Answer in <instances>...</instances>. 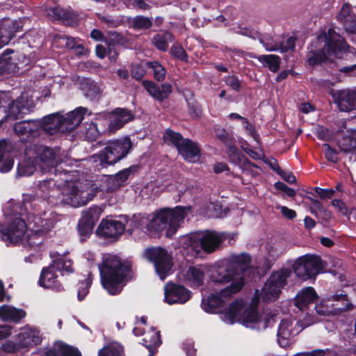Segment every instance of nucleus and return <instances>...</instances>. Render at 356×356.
I'll return each instance as SVG.
<instances>
[{
    "mask_svg": "<svg viewBox=\"0 0 356 356\" xmlns=\"http://www.w3.org/2000/svg\"><path fill=\"white\" fill-rule=\"evenodd\" d=\"M45 203L40 200H33L24 202V207L28 215L33 216V227L26 238H24L27 231V225L24 220L20 218H15L6 225H0L1 238L10 243H18L19 242L24 247H29L36 250L42 241V236L44 232L49 231L54 226V221L50 218H43L41 216L42 208Z\"/></svg>",
    "mask_w": 356,
    "mask_h": 356,
    "instance_id": "1",
    "label": "nucleus"
},
{
    "mask_svg": "<svg viewBox=\"0 0 356 356\" xmlns=\"http://www.w3.org/2000/svg\"><path fill=\"white\" fill-rule=\"evenodd\" d=\"M345 54L346 59L353 57V64L340 69L341 72L351 73L356 70V50L349 47L344 38L334 29L330 28L321 33L310 45L307 53V61L310 65H315Z\"/></svg>",
    "mask_w": 356,
    "mask_h": 356,
    "instance_id": "2",
    "label": "nucleus"
},
{
    "mask_svg": "<svg viewBox=\"0 0 356 356\" xmlns=\"http://www.w3.org/2000/svg\"><path fill=\"white\" fill-rule=\"evenodd\" d=\"M231 264L225 259L209 267L210 283L225 284L230 282V284L219 293L202 299L201 307L207 312H214L216 308L223 305L226 299L239 292L244 286L243 277L233 270Z\"/></svg>",
    "mask_w": 356,
    "mask_h": 356,
    "instance_id": "3",
    "label": "nucleus"
},
{
    "mask_svg": "<svg viewBox=\"0 0 356 356\" xmlns=\"http://www.w3.org/2000/svg\"><path fill=\"white\" fill-rule=\"evenodd\" d=\"M275 316L269 312L259 314L255 306H248L242 300H236L221 314L220 318L227 324L240 323L243 326L264 330L275 322Z\"/></svg>",
    "mask_w": 356,
    "mask_h": 356,
    "instance_id": "4",
    "label": "nucleus"
},
{
    "mask_svg": "<svg viewBox=\"0 0 356 356\" xmlns=\"http://www.w3.org/2000/svg\"><path fill=\"white\" fill-rule=\"evenodd\" d=\"M98 267L103 287L111 295L120 293L124 280L129 275L130 264L122 261L117 255L105 254Z\"/></svg>",
    "mask_w": 356,
    "mask_h": 356,
    "instance_id": "5",
    "label": "nucleus"
},
{
    "mask_svg": "<svg viewBox=\"0 0 356 356\" xmlns=\"http://www.w3.org/2000/svg\"><path fill=\"white\" fill-rule=\"evenodd\" d=\"M186 215L187 209L184 207L163 208L152 214L147 229L150 234L165 230V235L170 237L175 234Z\"/></svg>",
    "mask_w": 356,
    "mask_h": 356,
    "instance_id": "6",
    "label": "nucleus"
},
{
    "mask_svg": "<svg viewBox=\"0 0 356 356\" xmlns=\"http://www.w3.org/2000/svg\"><path fill=\"white\" fill-rule=\"evenodd\" d=\"M61 178L62 186L60 192V202L63 204L79 207L86 205L96 195L95 188L73 181L66 171Z\"/></svg>",
    "mask_w": 356,
    "mask_h": 356,
    "instance_id": "7",
    "label": "nucleus"
},
{
    "mask_svg": "<svg viewBox=\"0 0 356 356\" xmlns=\"http://www.w3.org/2000/svg\"><path fill=\"white\" fill-rule=\"evenodd\" d=\"M51 257L52 262L42 268L38 284L44 289L61 291L63 290V286L58 280V272L72 273L74 270L72 261L67 255L57 252L51 253Z\"/></svg>",
    "mask_w": 356,
    "mask_h": 356,
    "instance_id": "8",
    "label": "nucleus"
},
{
    "mask_svg": "<svg viewBox=\"0 0 356 356\" xmlns=\"http://www.w3.org/2000/svg\"><path fill=\"white\" fill-rule=\"evenodd\" d=\"M85 108H79L61 115L60 113H54L44 117L40 121V129L46 133L54 134L57 131L66 132L74 129L83 120L87 113Z\"/></svg>",
    "mask_w": 356,
    "mask_h": 356,
    "instance_id": "9",
    "label": "nucleus"
},
{
    "mask_svg": "<svg viewBox=\"0 0 356 356\" xmlns=\"http://www.w3.org/2000/svg\"><path fill=\"white\" fill-rule=\"evenodd\" d=\"M132 147V143L129 137L110 141L99 153L89 159V162L95 168H104L113 165L124 158Z\"/></svg>",
    "mask_w": 356,
    "mask_h": 356,
    "instance_id": "10",
    "label": "nucleus"
},
{
    "mask_svg": "<svg viewBox=\"0 0 356 356\" xmlns=\"http://www.w3.org/2000/svg\"><path fill=\"white\" fill-rule=\"evenodd\" d=\"M224 234L216 232H207L203 234H191L181 238L183 248L186 249L194 256L201 250L213 252L224 240Z\"/></svg>",
    "mask_w": 356,
    "mask_h": 356,
    "instance_id": "11",
    "label": "nucleus"
},
{
    "mask_svg": "<svg viewBox=\"0 0 356 356\" xmlns=\"http://www.w3.org/2000/svg\"><path fill=\"white\" fill-rule=\"evenodd\" d=\"M291 273L286 268L273 273L261 289L260 298L266 302L276 300Z\"/></svg>",
    "mask_w": 356,
    "mask_h": 356,
    "instance_id": "12",
    "label": "nucleus"
},
{
    "mask_svg": "<svg viewBox=\"0 0 356 356\" xmlns=\"http://www.w3.org/2000/svg\"><path fill=\"white\" fill-rule=\"evenodd\" d=\"M145 257L154 264L160 279L165 280L172 267V257L167 250L160 247L148 248L145 250Z\"/></svg>",
    "mask_w": 356,
    "mask_h": 356,
    "instance_id": "13",
    "label": "nucleus"
},
{
    "mask_svg": "<svg viewBox=\"0 0 356 356\" xmlns=\"http://www.w3.org/2000/svg\"><path fill=\"white\" fill-rule=\"evenodd\" d=\"M323 268L321 258L314 254H305L298 257L294 264L293 270L296 275L302 280L315 277Z\"/></svg>",
    "mask_w": 356,
    "mask_h": 356,
    "instance_id": "14",
    "label": "nucleus"
},
{
    "mask_svg": "<svg viewBox=\"0 0 356 356\" xmlns=\"http://www.w3.org/2000/svg\"><path fill=\"white\" fill-rule=\"evenodd\" d=\"M34 155L41 168L53 169L58 164L67 162L61 156L59 148H51L46 146H33Z\"/></svg>",
    "mask_w": 356,
    "mask_h": 356,
    "instance_id": "15",
    "label": "nucleus"
},
{
    "mask_svg": "<svg viewBox=\"0 0 356 356\" xmlns=\"http://www.w3.org/2000/svg\"><path fill=\"white\" fill-rule=\"evenodd\" d=\"M304 327L298 321L290 318L282 319L279 325L277 331V341L282 347L289 344L291 338L300 333Z\"/></svg>",
    "mask_w": 356,
    "mask_h": 356,
    "instance_id": "16",
    "label": "nucleus"
},
{
    "mask_svg": "<svg viewBox=\"0 0 356 356\" xmlns=\"http://www.w3.org/2000/svg\"><path fill=\"white\" fill-rule=\"evenodd\" d=\"M34 106L33 100L29 98L28 92L22 93L15 101L9 104L7 110V120H14L30 112Z\"/></svg>",
    "mask_w": 356,
    "mask_h": 356,
    "instance_id": "17",
    "label": "nucleus"
},
{
    "mask_svg": "<svg viewBox=\"0 0 356 356\" xmlns=\"http://www.w3.org/2000/svg\"><path fill=\"white\" fill-rule=\"evenodd\" d=\"M191 297V292L184 286L167 284L165 286V301L168 305L184 304Z\"/></svg>",
    "mask_w": 356,
    "mask_h": 356,
    "instance_id": "18",
    "label": "nucleus"
},
{
    "mask_svg": "<svg viewBox=\"0 0 356 356\" xmlns=\"http://www.w3.org/2000/svg\"><path fill=\"white\" fill-rule=\"evenodd\" d=\"M58 170L54 169V177L44 179L38 184V189L43 194L44 197H54L60 195L62 186L61 178L63 177V172H58Z\"/></svg>",
    "mask_w": 356,
    "mask_h": 356,
    "instance_id": "19",
    "label": "nucleus"
},
{
    "mask_svg": "<svg viewBox=\"0 0 356 356\" xmlns=\"http://www.w3.org/2000/svg\"><path fill=\"white\" fill-rule=\"evenodd\" d=\"M15 132L22 142H29L39 134L40 121L24 120L17 122L14 127Z\"/></svg>",
    "mask_w": 356,
    "mask_h": 356,
    "instance_id": "20",
    "label": "nucleus"
},
{
    "mask_svg": "<svg viewBox=\"0 0 356 356\" xmlns=\"http://www.w3.org/2000/svg\"><path fill=\"white\" fill-rule=\"evenodd\" d=\"M332 95L340 111L348 112L356 109V89L338 90Z\"/></svg>",
    "mask_w": 356,
    "mask_h": 356,
    "instance_id": "21",
    "label": "nucleus"
},
{
    "mask_svg": "<svg viewBox=\"0 0 356 356\" xmlns=\"http://www.w3.org/2000/svg\"><path fill=\"white\" fill-rule=\"evenodd\" d=\"M125 229V225L120 220L105 219L102 220L98 228L97 233L104 238H118L123 234Z\"/></svg>",
    "mask_w": 356,
    "mask_h": 356,
    "instance_id": "22",
    "label": "nucleus"
},
{
    "mask_svg": "<svg viewBox=\"0 0 356 356\" xmlns=\"http://www.w3.org/2000/svg\"><path fill=\"white\" fill-rule=\"evenodd\" d=\"M209 272V266H190L183 272L184 282L191 287H199L202 286L204 280V274Z\"/></svg>",
    "mask_w": 356,
    "mask_h": 356,
    "instance_id": "23",
    "label": "nucleus"
},
{
    "mask_svg": "<svg viewBox=\"0 0 356 356\" xmlns=\"http://www.w3.org/2000/svg\"><path fill=\"white\" fill-rule=\"evenodd\" d=\"M109 118L108 131L115 132L121 129L126 123L133 120V114L125 108H116L111 113L108 114Z\"/></svg>",
    "mask_w": 356,
    "mask_h": 356,
    "instance_id": "24",
    "label": "nucleus"
},
{
    "mask_svg": "<svg viewBox=\"0 0 356 356\" xmlns=\"http://www.w3.org/2000/svg\"><path fill=\"white\" fill-rule=\"evenodd\" d=\"M42 340L40 331L29 326L21 329L18 335L19 346L24 348H30L39 345Z\"/></svg>",
    "mask_w": 356,
    "mask_h": 356,
    "instance_id": "25",
    "label": "nucleus"
},
{
    "mask_svg": "<svg viewBox=\"0 0 356 356\" xmlns=\"http://www.w3.org/2000/svg\"><path fill=\"white\" fill-rule=\"evenodd\" d=\"M39 162L34 155L32 147L26 148L24 159L19 162L17 166V175L19 176H30L36 170Z\"/></svg>",
    "mask_w": 356,
    "mask_h": 356,
    "instance_id": "26",
    "label": "nucleus"
},
{
    "mask_svg": "<svg viewBox=\"0 0 356 356\" xmlns=\"http://www.w3.org/2000/svg\"><path fill=\"white\" fill-rule=\"evenodd\" d=\"M338 20L343 25L350 35H356V17L352 13L350 5L344 4L342 6L338 15ZM352 40H354L353 36Z\"/></svg>",
    "mask_w": 356,
    "mask_h": 356,
    "instance_id": "27",
    "label": "nucleus"
},
{
    "mask_svg": "<svg viewBox=\"0 0 356 356\" xmlns=\"http://www.w3.org/2000/svg\"><path fill=\"white\" fill-rule=\"evenodd\" d=\"M182 157L188 162L195 163L200 157V150L197 143L186 138L177 149Z\"/></svg>",
    "mask_w": 356,
    "mask_h": 356,
    "instance_id": "28",
    "label": "nucleus"
},
{
    "mask_svg": "<svg viewBox=\"0 0 356 356\" xmlns=\"http://www.w3.org/2000/svg\"><path fill=\"white\" fill-rule=\"evenodd\" d=\"M143 86L147 90L148 93L158 101H162L167 98L172 92V86L169 83H163L161 87L156 83L149 81H143Z\"/></svg>",
    "mask_w": 356,
    "mask_h": 356,
    "instance_id": "29",
    "label": "nucleus"
},
{
    "mask_svg": "<svg viewBox=\"0 0 356 356\" xmlns=\"http://www.w3.org/2000/svg\"><path fill=\"white\" fill-rule=\"evenodd\" d=\"M26 315V312L11 305H3L0 307V319L4 322L17 323Z\"/></svg>",
    "mask_w": 356,
    "mask_h": 356,
    "instance_id": "30",
    "label": "nucleus"
},
{
    "mask_svg": "<svg viewBox=\"0 0 356 356\" xmlns=\"http://www.w3.org/2000/svg\"><path fill=\"white\" fill-rule=\"evenodd\" d=\"M318 296L314 289L311 287H305L300 290L295 298V305L300 310H303L308 305L312 303Z\"/></svg>",
    "mask_w": 356,
    "mask_h": 356,
    "instance_id": "31",
    "label": "nucleus"
},
{
    "mask_svg": "<svg viewBox=\"0 0 356 356\" xmlns=\"http://www.w3.org/2000/svg\"><path fill=\"white\" fill-rule=\"evenodd\" d=\"M143 344L149 350V356H153L155 349L161 343L159 332L155 331L154 328L150 327L149 330L143 332L142 334Z\"/></svg>",
    "mask_w": 356,
    "mask_h": 356,
    "instance_id": "32",
    "label": "nucleus"
},
{
    "mask_svg": "<svg viewBox=\"0 0 356 356\" xmlns=\"http://www.w3.org/2000/svg\"><path fill=\"white\" fill-rule=\"evenodd\" d=\"M312 202L309 211L312 214L323 222H328L333 218L332 213L325 208L323 205L318 200L312 197H309Z\"/></svg>",
    "mask_w": 356,
    "mask_h": 356,
    "instance_id": "33",
    "label": "nucleus"
},
{
    "mask_svg": "<svg viewBox=\"0 0 356 356\" xmlns=\"http://www.w3.org/2000/svg\"><path fill=\"white\" fill-rule=\"evenodd\" d=\"M10 146L6 140L0 142V172H8L13 166L14 161L8 151Z\"/></svg>",
    "mask_w": 356,
    "mask_h": 356,
    "instance_id": "34",
    "label": "nucleus"
},
{
    "mask_svg": "<svg viewBox=\"0 0 356 356\" xmlns=\"http://www.w3.org/2000/svg\"><path fill=\"white\" fill-rule=\"evenodd\" d=\"M132 172V168L124 169L115 175L106 179L108 190L113 191L120 187L127 180Z\"/></svg>",
    "mask_w": 356,
    "mask_h": 356,
    "instance_id": "35",
    "label": "nucleus"
},
{
    "mask_svg": "<svg viewBox=\"0 0 356 356\" xmlns=\"http://www.w3.org/2000/svg\"><path fill=\"white\" fill-rule=\"evenodd\" d=\"M173 40L174 36L172 34L165 31L154 35L152 39V42L157 49L165 51L168 49L169 43Z\"/></svg>",
    "mask_w": 356,
    "mask_h": 356,
    "instance_id": "36",
    "label": "nucleus"
},
{
    "mask_svg": "<svg viewBox=\"0 0 356 356\" xmlns=\"http://www.w3.org/2000/svg\"><path fill=\"white\" fill-rule=\"evenodd\" d=\"M225 261L232 264V268L235 271L236 267H238L241 270H243L249 265L250 257L248 254L241 253L239 254H232L229 258L225 259Z\"/></svg>",
    "mask_w": 356,
    "mask_h": 356,
    "instance_id": "37",
    "label": "nucleus"
},
{
    "mask_svg": "<svg viewBox=\"0 0 356 356\" xmlns=\"http://www.w3.org/2000/svg\"><path fill=\"white\" fill-rule=\"evenodd\" d=\"M268 259L273 260L279 257L286 250V247L282 242L275 241L267 243L266 245Z\"/></svg>",
    "mask_w": 356,
    "mask_h": 356,
    "instance_id": "38",
    "label": "nucleus"
},
{
    "mask_svg": "<svg viewBox=\"0 0 356 356\" xmlns=\"http://www.w3.org/2000/svg\"><path fill=\"white\" fill-rule=\"evenodd\" d=\"M132 28L136 31L147 30L153 25L152 18L144 15H136L129 21Z\"/></svg>",
    "mask_w": 356,
    "mask_h": 356,
    "instance_id": "39",
    "label": "nucleus"
},
{
    "mask_svg": "<svg viewBox=\"0 0 356 356\" xmlns=\"http://www.w3.org/2000/svg\"><path fill=\"white\" fill-rule=\"evenodd\" d=\"M98 356H124V354L122 346L118 343H111L100 349Z\"/></svg>",
    "mask_w": 356,
    "mask_h": 356,
    "instance_id": "40",
    "label": "nucleus"
},
{
    "mask_svg": "<svg viewBox=\"0 0 356 356\" xmlns=\"http://www.w3.org/2000/svg\"><path fill=\"white\" fill-rule=\"evenodd\" d=\"M165 143L168 145H173L177 149L182 145L186 138L177 132H175L171 129H167L163 136Z\"/></svg>",
    "mask_w": 356,
    "mask_h": 356,
    "instance_id": "41",
    "label": "nucleus"
},
{
    "mask_svg": "<svg viewBox=\"0 0 356 356\" xmlns=\"http://www.w3.org/2000/svg\"><path fill=\"white\" fill-rule=\"evenodd\" d=\"M295 38L293 37H289L286 40V45H280L277 43L272 44L270 42H264L263 41H261L263 44L265 49L268 51H280L281 52H284L289 49H293L295 47Z\"/></svg>",
    "mask_w": 356,
    "mask_h": 356,
    "instance_id": "42",
    "label": "nucleus"
},
{
    "mask_svg": "<svg viewBox=\"0 0 356 356\" xmlns=\"http://www.w3.org/2000/svg\"><path fill=\"white\" fill-rule=\"evenodd\" d=\"M259 62L267 65L269 70L273 72H276L280 64V58L276 55H263L257 57Z\"/></svg>",
    "mask_w": 356,
    "mask_h": 356,
    "instance_id": "43",
    "label": "nucleus"
},
{
    "mask_svg": "<svg viewBox=\"0 0 356 356\" xmlns=\"http://www.w3.org/2000/svg\"><path fill=\"white\" fill-rule=\"evenodd\" d=\"M103 211L104 209L102 207L94 206L89 208L88 210L83 211L81 218L85 219L90 222H92V224L95 225Z\"/></svg>",
    "mask_w": 356,
    "mask_h": 356,
    "instance_id": "44",
    "label": "nucleus"
},
{
    "mask_svg": "<svg viewBox=\"0 0 356 356\" xmlns=\"http://www.w3.org/2000/svg\"><path fill=\"white\" fill-rule=\"evenodd\" d=\"M103 211L104 209L102 207L94 206L89 208L88 210L83 211L81 218L85 219L90 222H92V224L95 225Z\"/></svg>",
    "mask_w": 356,
    "mask_h": 356,
    "instance_id": "45",
    "label": "nucleus"
},
{
    "mask_svg": "<svg viewBox=\"0 0 356 356\" xmlns=\"http://www.w3.org/2000/svg\"><path fill=\"white\" fill-rule=\"evenodd\" d=\"M103 133H105V126L98 127V123H94V122L86 124L85 134L88 140H95L100 134Z\"/></svg>",
    "mask_w": 356,
    "mask_h": 356,
    "instance_id": "46",
    "label": "nucleus"
},
{
    "mask_svg": "<svg viewBox=\"0 0 356 356\" xmlns=\"http://www.w3.org/2000/svg\"><path fill=\"white\" fill-rule=\"evenodd\" d=\"M47 15L52 20H67L70 17V13L60 7L50 8L47 10Z\"/></svg>",
    "mask_w": 356,
    "mask_h": 356,
    "instance_id": "47",
    "label": "nucleus"
},
{
    "mask_svg": "<svg viewBox=\"0 0 356 356\" xmlns=\"http://www.w3.org/2000/svg\"><path fill=\"white\" fill-rule=\"evenodd\" d=\"M145 65L147 67L152 69L154 72V78L159 81H163L165 76V68L158 62H147Z\"/></svg>",
    "mask_w": 356,
    "mask_h": 356,
    "instance_id": "48",
    "label": "nucleus"
},
{
    "mask_svg": "<svg viewBox=\"0 0 356 356\" xmlns=\"http://www.w3.org/2000/svg\"><path fill=\"white\" fill-rule=\"evenodd\" d=\"M159 192L156 183L149 182L142 188L140 195L143 198L148 199L156 196Z\"/></svg>",
    "mask_w": 356,
    "mask_h": 356,
    "instance_id": "49",
    "label": "nucleus"
},
{
    "mask_svg": "<svg viewBox=\"0 0 356 356\" xmlns=\"http://www.w3.org/2000/svg\"><path fill=\"white\" fill-rule=\"evenodd\" d=\"M128 8H135L140 10H147L151 6L145 0H122Z\"/></svg>",
    "mask_w": 356,
    "mask_h": 356,
    "instance_id": "50",
    "label": "nucleus"
},
{
    "mask_svg": "<svg viewBox=\"0 0 356 356\" xmlns=\"http://www.w3.org/2000/svg\"><path fill=\"white\" fill-rule=\"evenodd\" d=\"M205 215L209 218H221L223 216L221 205L211 202L209 203L205 211Z\"/></svg>",
    "mask_w": 356,
    "mask_h": 356,
    "instance_id": "51",
    "label": "nucleus"
},
{
    "mask_svg": "<svg viewBox=\"0 0 356 356\" xmlns=\"http://www.w3.org/2000/svg\"><path fill=\"white\" fill-rule=\"evenodd\" d=\"M82 89L86 91L87 96L91 97H95L101 92L100 87L94 81L89 80L86 81V85Z\"/></svg>",
    "mask_w": 356,
    "mask_h": 356,
    "instance_id": "52",
    "label": "nucleus"
},
{
    "mask_svg": "<svg viewBox=\"0 0 356 356\" xmlns=\"http://www.w3.org/2000/svg\"><path fill=\"white\" fill-rule=\"evenodd\" d=\"M94 227L95 225L92 224V222H90L85 219L81 218L78 225L79 234L81 236H88L92 233Z\"/></svg>",
    "mask_w": 356,
    "mask_h": 356,
    "instance_id": "53",
    "label": "nucleus"
},
{
    "mask_svg": "<svg viewBox=\"0 0 356 356\" xmlns=\"http://www.w3.org/2000/svg\"><path fill=\"white\" fill-rule=\"evenodd\" d=\"M91 284V279L88 277L86 280L79 283V291L77 293L78 300H83L88 293Z\"/></svg>",
    "mask_w": 356,
    "mask_h": 356,
    "instance_id": "54",
    "label": "nucleus"
},
{
    "mask_svg": "<svg viewBox=\"0 0 356 356\" xmlns=\"http://www.w3.org/2000/svg\"><path fill=\"white\" fill-rule=\"evenodd\" d=\"M65 345V344L62 342L55 343L54 346L46 353L47 356H63Z\"/></svg>",
    "mask_w": 356,
    "mask_h": 356,
    "instance_id": "55",
    "label": "nucleus"
},
{
    "mask_svg": "<svg viewBox=\"0 0 356 356\" xmlns=\"http://www.w3.org/2000/svg\"><path fill=\"white\" fill-rule=\"evenodd\" d=\"M65 345V344L62 342L55 343L54 346L46 353L47 356H63Z\"/></svg>",
    "mask_w": 356,
    "mask_h": 356,
    "instance_id": "56",
    "label": "nucleus"
},
{
    "mask_svg": "<svg viewBox=\"0 0 356 356\" xmlns=\"http://www.w3.org/2000/svg\"><path fill=\"white\" fill-rule=\"evenodd\" d=\"M323 148L325 156L329 161L337 162L338 161L337 152L328 144H324Z\"/></svg>",
    "mask_w": 356,
    "mask_h": 356,
    "instance_id": "57",
    "label": "nucleus"
},
{
    "mask_svg": "<svg viewBox=\"0 0 356 356\" xmlns=\"http://www.w3.org/2000/svg\"><path fill=\"white\" fill-rule=\"evenodd\" d=\"M94 123H98V127H101L102 126H105V133L108 131V125H109V118L108 115L106 113H100L99 114L95 121Z\"/></svg>",
    "mask_w": 356,
    "mask_h": 356,
    "instance_id": "58",
    "label": "nucleus"
},
{
    "mask_svg": "<svg viewBox=\"0 0 356 356\" xmlns=\"http://www.w3.org/2000/svg\"><path fill=\"white\" fill-rule=\"evenodd\" d=\"M171 54L176 58L180 60H185L186 58V54L184 49L179 44H175L170 49Z\"/></svg>",
    "mask_w": 356,
    "mask_h": 356,
    "instance_id": "59",
    "label": "nucleus"
},
{
    "mask_svg": "<svg viewBox=\"0 0 356 356\" xmlns=\"http://www.w3.org/2000/svg\"><path fill=\"white\" fill-rule=\"evenodd\" d=\"M332 205L343 216H348V209L347 208L344 202H343L341 200L334 199L332 201Z\"/></svg>",
    "mask_w": 356,
    "mask_h": 356,
    "instance_id": "60",
    "label": "nucleus"
},
{
    "mask_svg": "<svg viewBox=\"0 0 356 356\" xmlns=\"http://www.w3.org/2000/svg\"><path fill=\"white\" fill-rule=\"evenodd\" d=\"M276 209H279L281 213L289 220H292L296 217V212L287 207L277 205Z\"/></svg>",
    "mask_w": 356,
    "mask_h": 356,
    "instance_id": "61",
    "label": "nucleus"
},
{
    "mask_svg": "<svg viewBox=\"0 0 356 356\" xmlns=\"http://www.w3.org/2000/svg\"><path fill=\"white\" fill-rule=\"evenodd\" d=\"M275 188L277 190L284 191L289 197H293L296 194V192L294 189L289 188L283 182H276L275 184Z\"/></svg>",
    "mask_w": 356,
    "mask_h": 356,
    "instance_id": "62",
    "label": "nucleus"
},
{
    "mask_svg": "<svg viewBox=\"0 0 356 356\" xmlns=\"http://www.w3.org/2000/svg\"><path fill=\"white\" fill-rule=\"evenodd\" d=\"M122 40V35L116 32H110L108 38L105 39V41L108 43L109 47L114 45L115 44L120 43Z\"/></svg>",
    "mask_w": 356,
    "mask_h": 356,
    "instance_id": "63",
    "label": "nucleus"
},
{
    "mask_svg": "<svg viewBox=\"0 0 356 356\" xmlns=\"http://www.w3.org/2000/svg\"><path fill=\"white\" fill-rule=\"evenodd\" d=\"M67 36L57 35L53 39V45L57 48H66Z\"/></svg>",
    "mask_w": 356,
    "mask_h": 356,
    "instance_id": "64",
    "label": "nucleus"
}]
</instances>
